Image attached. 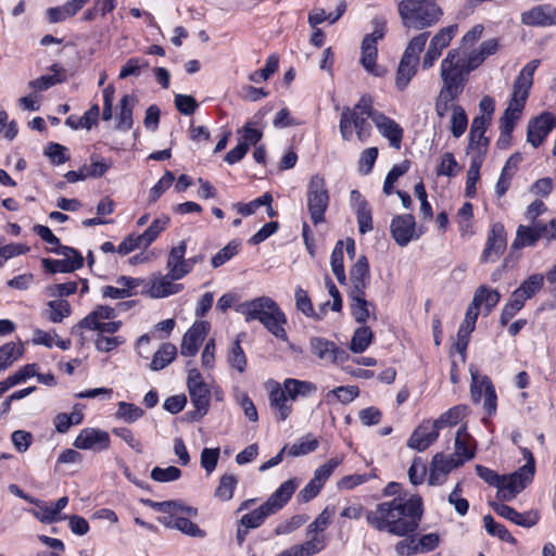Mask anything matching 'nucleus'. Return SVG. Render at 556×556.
I'll return each instance as SVG.
<instances>
[{"instance_id": "nucleus-1", "label": "nucleus", "mask_w": 556, "mask_h": 556, "mask_svg": "<svg viewBox=\"0 0 556 556\" xmlns=\"http://www.w3.org/2000/svg\"><path fill=\"white\" fill-rule=\"evenodd\" d=\"M421 497L414 495L407 500L394 497L382 502L366 514L367 522L378 531H387L396 536L414 533L422 518Z\"/></svg>"}, {"instance_id": "nucleus-2", "label": "nucleus", "mask_w": 556, "mask_h": 556, "mask_svg": "<svg viewBox=\"0 0 556 556\" xmlns=\"http://www.w3.org/2000/svg\"><path fill=\"white\" fill-rule=\"evenodd\" d=\"M468 68L464 63V55L458 49H452L441 62V78L443 86L435 101V113L444 117L450 111V103L463 92L468 80Z\"/></svg>"}, {"instance_id": "nucleus-3", "label": "nucleus", "mask_w": 556, "mask_h": 556, "mask_svg": "<svg viewBox=\"0 0 556 556\" xmlns=\"http://www.w3.org/2000/svg\"><path fill=\"white\" fill-rule=\"evenodd\" d=\"M540 65V60H532L527 63L517 76L514 87L511 99L500 118L501 137L497 144H502L503 140H508L516 126V123L521 116L526 101L529 96L530 88L533 84V75Z\"/></svg>"}, {"instance_id": "nucleus-4", "label": "nucleus", "mask_w": 556, "mask_h": 556, "mask_svg": "<svg viewBox=\"0 0 556 556\" xmlns=\"http://www.w3.org/2000/svg\"><path fill=\"white\" fill-rule=\"evenodd\" d=\"M237 312L245 321L258 320L277 339L287 340V318L278 304L269 296H260L240 304Z\"/></svg>"}, {"instance_id": "nucleus-5", "label": "nucleus", "mask_w": 556, "mask_h": 556, "mask_svg": "<svg viewBox=\"0 0 556 556\" xmlns=\"http://www.w3.org/2000/svg\"><path fill=\"white\" fill-rule=\"evenodd\" d=\"M376 114L379 112L374 110L372 100L367 94L362 96L353 109L343 108L339 124L342 138L350 140L354 128L359 141H366L370 135V124L367 119L374 121Z\"/></svg>"}, {"instance_id": "nucleus-6", "label": "nucleus", "mask_w": 556, "mask_h": 556, "mask_svg": "<svg viewBox=\"0 0 556 556\" xmlns=\"http://www.w3.org/2000/svg\"><path fill=\"white\" fill-rule=\"evenodd\" d=\"M397 10L403 26L416 30L435 25L443 15L437 0H402Z\"/></svg>"}, {"instance_id": "nucleus-7", "label": "nucleus", "mask_w": 556, "mask_h": 556, "mask_svg": "<svg viewBox=\"0 0 556 556\" xmlns=\"http://www.w3.org/2000/svg\"><path fill=\"white\" fill-rule=\"evenodd\" d=\"M306 205L312 223L316 226L325 222V213L329 206L330 195L326 180L319 174L309 178L306 188Z\"/></svg>"}, {"instance_id": "nucleus-8", "label": "nucleus", "mask_w": 556, "mask_h": 556, "mask_svg": "<svg viewBox=\"0 0 556 556\" xmlns=\"http://www.w3.org/2000/svg\"><path fill=\"white\" fill-rule=\"evenodd\" d=\"M386 35V24L378 20L375 21V29L372 33L367 34L362 41V56L361 64L371 75L380 77L386 74L382 66L377 65L378 58V41Z\"/></svg>"}, {"instance_id": "nucleus-9", "label": "nucleus", "mask_w": 556, "mask_h": 556, "mask_svg": "<svg viewBox=\"0 0 556 556\" xmlns=\"http://www.w3.org/2000/svg\"><path fill=\"white\" fill-rule=\"evenodd\" d=\"M343 462L342 456H334L327 463L317 468L313 479L300 491L299 497L302 502L307 503L318 495L328 478L333 470Z\"/></svg>"}, {"instance_id": "nucleus-10", "label": "nucleus", "mask_w": 556, "mask_h": 556, "mask_svg": "<svg viewBox=\"0 0 556 556\" xmlns=\"http://www.w3.org/2000/svg\"><path fill=\"white\" fill-rule=\"evenodd\" d=\"M187 387L197 413L200 417L204 416L208 410L211 392L198 369L189 371Z\"/></svg>"}, {"instance_id": "nucleus-11", "label": "nucleus", "mask_w": 556, "mask_h": 556, "mask_svg": "<svg viewBox=\"0 0 556 556\" xmlns=\"http://www.w3.org/2000/svg\"><path fill=\"white\" fill-rule=\"evenodd\" d=\"M507 244L504 225L495 223L491 226L485 248L481 254V262H495L505 251Z\"/></svg>"}, {"instance_id": "nucleus-12", "label": "nucleus", "mask_w": 556, "mask_h": 556, "mask_svg": "<svg viewBox=\"0 0 556 556\" xmlns=\"http://www.w3.org/2000/svg\"><path fill=\"white\" fill-rule=\"evenodd\" d=\"M556 124L555 116L549 112H544L538 117L531 119L527 129V141L533 148L540 147Z\"/></svg>"}, {"instance_id": "nucleus-13", "label": "nucleus", "mask_w": 556, "mask_h": 556, "mask_svg": "<svg viewBox=\"0 0 556 556\" xmlns=\"http://www.w3.org/2000/svg\"><path fill=\"white\" fill-rule=\"evenodd\" d=\"M391 235L400 247H406L413 239H418L415 217L410 214L393 217L390 226Z\"/></svg>"}, {"instance_id": "nucleus-14", "label": "nucleus", "mask_w": 556, "mask_h": 556, "mask_svg": "<svg viewBox=\"0 0 556 556\" xmlns=\"http://www.w3.org/2000/svg\"><path fill=\"white\" fill-rule=\"evenodd\" d=\"M309 346L315 356L327 363H343L349 357L344 350L324 338H312Z\"/></svg>"}, {"instance_id": "nucleus-15", "label": "nucleus", "mask_w": 556, "mask_h": 556, "mask_svg": "<svg viewBox=\"0 0 556 556\" xmlns=\"http://www.w3.org/2000/svg\"><path fill=\"white\" fill-rule=\"evenodd\" d=\"M110 442L108 432L96 428H85L76 437L74 446L79 450L104 451L110 447Z\"/></svg>"}, {"instance_id": "nucleus-16", "label": "nucleus", "mask_w": 556, "mask_h": 556, "mask_svg": "<svg viewBox=\"0 0 556 556\" xmlns=\"http://www.w3.org/2000/svg\"><path fill=\"white\" fill-rule=\"evenodd\" d=\"M439 430L440 428L434 421L421 422L409 437L407 446L419 452L425 451L438 439Z\"/></svg>"}, {"instance_id": "nucleus-17", "label": "nucleus", "mask_w": 556, "mask_h": 556, "mask_svg": "<svg viewBox=\"0 0 556 556\" xmlns=\"http://www.w3.org/2000/svg\"><path fill=\"white\" fill-rule=\"evenodd\" d=\"M533 472H526L523 468H519L514 473L506 476V481L497 491L496 496L503 501H511L516 494L521 492L526 485L532 481Z\"/></svg>"}, {"instance_id": "nucleus-18", "label": "nucleus", "mask_w": 556, "mask_h": 556, "mask_svg": "<svg viewBox=\"0 0 556 556\" xmlns=\"http://www.w3.org/2000/svg\"><path fill=\"white\" fill-rule=\"evenodd\" d=\"M520 20L523 25L533 27L556 25V9L551 4L535 5L521 13Z\"/></svg>"}, {"instance_id": "nucleus-19", "label": "nucleus", "mask_w": 556, "mask_h": 556, "mask_svg": "<svg viewBox=\"0 0 556 556\" xmlns=\"http://www.w3.org/2000/svg\"><path fill=\"white\" fill-rule=\"evenodd\" d=\"M210 325L207 321H197L193 326L184 334L180 353L182 356H194L202 342L204 341Z\"/></svg>"}, {"instance_id": "nucleus-20", "label": "nucleus", "mask_w": 556, "mask_h": 556, "mask_svg": "<svg viewBox=\"0 0 556 556\" xmlns=\"http://www.w3.org/2000/svg\"><path fill=\"white\" fill-rule=\"evenodd\" d=\"M350 289L348 294H363L370 282L368 260L365 255L358 257L350 270Z\"/></svg>"}, {"instance_id": "nucleus-21", "label": "nucleus", "mask_w": 556, "mask_h": 556, "mask_svg": "<svg viewBox=\"0 0 556 556\" xmlns=\"http://www.w3.org/2000/svg\"><path fill=\"white\" fill-rule=\"evenodd\" d=\"M459 465L454 456L437 453L430 465V475L428 482L431 485H441L445 482L447 475Z\"/></svg>"}, {"instance_id": "nucleus-22", "label": "nucleus", "mask_w": 556, "mask_h": 556, "mask_svg": "<svg viewBox=\"0 0 556 556\" xmlns=\"http://www.w3.org/2000/svg\"><path fill=\"white\" fill-rule=\"evenodd\" d=\"M186 251L187 242L182 240L177 245L173 247L168 253L166 269L174 279H182L188 275V264L185 257Z\"/></svg>"}, {"instance_id": "nucleus-23", "label": "nucleus", "mask_w": 556, "mask_h": 556, "mask_svg": "<svg viewBox=\"0 0 556 556\" xmlns=\"http://www.w3.org/2000/svg\"><path fill=\"white\" fill-rule=\"evenodd\" d=\"M290 399L281 384L274 382L269 391V406L275 412L277 421H285L292 413Z\"/></svg>"}, {"instance_id": "nucleus-24", "label": "nucleus", "mask_w": 556, "mask_h": 556, "mask_svg": "<svg viewBox=\"0 0 556 556\" xmlns=\"http://www.w3.org/2000/svg\"><path fill=\"white\" fill-rule=\"evenodd\" d=\"M299 480L296 478L285 481L264 503L269 508V511L274 515L279 511L292 497L293 493L299 486Z\"/></svg>"}, {"instance_id": "nucleus-25", "label": "nucleus", "mask_w": 556, "mask_h": 556, "mask_svg": "<svg viewBox=\"0 0 556 556\" xmlns=\"http://www.w3.org/2000/svg\"><path fill=\"white\" fill-rule=\"evenodd\" d=\"M374 123L380 134L389 140L392 148H401L403 129L396 122L379 112L375 115Z\"/></svg>"}, {"instance_id": "nucleus-26", "label": "nucleus", "mask_w": 556, "mask_h": 556, "mask_svg": "<svg viewBox=\"0 0 556 556\" xmlns=\"http://www.w3.org/2000/svg\"><path fill=\"white\" fill-rule=\"evenodd\" d=\"M491 506L493 510L501 517L525 528H531L539 521V516L536 513L527 511L521 514L515 510L513 507L500 503H492Z\"/></svg>"}, {"instance_id": "nucleus-27", "label": "nucleus", "mask_w": 556, "mask_h": 556, "mask_svg": "<svg viewBox=\"0 0 556 556\" xmlns=\"http://www.w3.org/2000/svg\"><path fill=\"white\" fill-rule=\"evenodd\" d=\"M475 440L467 432L466 427H460L457 430L456 438H455V462L462 466L465 462L473 458L475 456Z\"/></svg>"}, {"instance_id": "nucleus-28", "label": "nucleus", "mask_w": 556, "mask_h": 556, "mask_svg": "<svg viewBox=\"0 0 556 556\" xmlns=\"http://www.w3.org/2000/svg\"><path fill=\"white\" fill-rule=\"evenodd\" d=\"M177 279H174L170 274L161 275L154 277L148 290V293L151 298H166L173 294H176L182 290V285L175 283Z\"/></svg>"}, {"instance_id": "nucleus-29", "label": "nucleus", "mask_w": 556, "mask_h": 556, "mask_svg": "<svg viewBox=\"0 0 556 556\" xmlns=\"http://www.w3.org/2000/svg\"><path fill=\"white\" fill-rule=\"evenodd\" d=\"M162 523L169 529H176L186 535L192 538H204L205 531L200 529L199 526L186 517L176 516L170 514L168 517L163 518Z\"/></svg>"}, {"instance_id": "nucleus-30", "label": "nucleus", "mask_w": 556, "mask_h": 556, "mask_svg": "<svg viewBox=\"0 0 556 556\" xmlns=\"http://www.w3.org/2000/svg\"><path fill=\"white\" fill-rule=\"evenodd\" d=\"M68 504V497L62 496L55 503H51L50 505H38V510L34 511V516L43 523H52L58 520H62L65 517L61 516L60 513L64 509Z\"/></svg>"}, {"instance_id": "nucleus-31", "label": "nucleus", "mask_w": 556, "mask_h": 556, "mask_svg": "<svg viewBox=\"0 0 556 556\" xmlns=\"http://www.w3.org/2000/svg\"><path fill=\"white\" fill-rule=\"evenodd\" d=\"M290 401H296L298 397H305L316 392L317 387L311 381L287 378L281 384Z\"/></svg>"}, {"instance_id": "nucleus-32", "label": "nucleus", "mask_w": 556, "mask_h": 556, "mask_svg": "<svg viewBox=\"0 0 556 556\" xmlns=\"http://www.w3.org/2000/svg\"><path fill=\"white\" fill-rule=\"evenodd\" d=\"M417 64L418 60L404 54L402 55L395 79L396 87L400 90H404L408 86L409 81L417 72Z\"/></svg>"}, {"instance_id": "nucleus-33", "label": "nucleus", "mask_w": 556, "mask_h": 556, "mask_svg": "<svg viewBox=\"0 0 556 556\" xmlns=\"http://www.w3.org/2000/svg\"><path fill=\"white\" fill-rule=\"evenodd\" d=\"M501 294L497 290H493L486 286H480L472 298L471 305L476 306L479 311V307L484 304L486 313H490L492 308H494L500 302Z\"/></svg>"}, {"instance_id": "nucleus-34", "label": "nucleus", "mask_w": 556, "mask_h": 556, "mask_svg": "<svg viewBox=\"0 0 556 556\" xmlns=\"http://www.w3.org/2000/svg\"><path fill=\"white\" fill-rule=\"evenodd\" d=\"M72 313L70 303L66 300L59 299L49 301L42 312V316L52 323H61Z\"/></svg>"}, {"instance_id": "nucleus-35", "label": "nucleus", "mask_w": 556, "mask_h": 556, "mask_svg": "<svg viewBox=\"0 0 556 556\" xmlns=\"http://www.w3.org/2000/svg\"><path fill=\"white\" fill-rule=\"evenodd\" d=\"M177 355V349L172 343H164L154 353L152 362L150 364L151 370L157 371L169 365Z\"/></svg>"}, {"instance_id": "nucleus-36", "label": "nucleus", "mask_w": 556, "mask_h": 556, "mask_svg": "<svg viewBox=\"0 0 556 556\" xmlns=\"http://www.w3.org/2000/svg\"><path fill=\"white\" fill-rule=\"evenodd\" d=\"M100 109L98 104H93L85 114L80 117L71 115L66 118L65 124L72 129L86 128L90 129L97 124Z\"/></svg>"}, {"instance_id": "nucleus-37", "label": "nucleus", "mask_w": 556, "mask_h": 556, "mask_svg": "<svg viewBox=\"0 0 556 556\" xmlns=\"http://www.w3.org/2000/svg\"><path fill=\"white\" fill-rule=\"evenodd\" d=\"M142 502L146 505L153 508L154 510L162 511V513L181 511L189 517H195L198 515L197 508L186 507L177 501L154 502L152 500H144Z\"/></svg>"}, {"instance_id": "nucleus-38", "label": "nucleus", "mask_w": 556, "mask_h": 556, "mask_svg": "<svg viewBox=\"0 0 556 556\" xmlns=\"http://www.w3.org/2000/svg\"><path fill=\"white\" fill-rule=\"evenodd\" d=\"M539 232L531 226L519 225L516 237L511 243V249L520 250L526 247H533L539 241Z\"/></svg>"}, {"instance_id": "nucleus-39", "label": "nucleus", "mask_w": 556, "mask_h": 556, "mask_svg": "<svg viewBox=\"0 0 556 556\" xmlns=\"http://www.w3.org/2000/svg\"><path fill=\"white\" fill-rule=\"evenodd\" d=\"M365 295L366 293L348 294L349 299L351 300V314L359 324L366 323L370 316L369 306L371 304L365 299Z\"/></svg>"}, {"instance_id": "nucleus-40", "label": "nucleus", "mask_w": 556, "mask_h": 556, "mask_svg": "<svg viewBox=\"0 0 556 556\" xmlns=\"http://www.w3.org/2000/svg\"><path fill=\"white\" fill-rule=\"evenodd\" d=\"M135 98L131 96H124L121 101V111L117 116L116 128L119 130H129L132 127V108Z\"/></svg>"}, {"instance_id": "nucleus-41", "label": "nucleus", "mask_w": 556, "mask_h": 556, "mask_svg": "<svg viewBox=\"0 0 556 556\" xmlns=\"http://www.w3.org/2000/svg\"><path fill=\"white\" fill-rule=\"evenodd\" d=\"M51 70L54 72L53 75L40 76L39 78L29 81L28 87L36 91H43L62 83L64 79L62 75L63 70L58 64H53Z\"/></svg>"}, {"instance_id": "nucleus-42", "label": "nucleus", "mask_w": 556, "mask_h": 556, "mask_svg": "<svg viewBox=\"0 0 556 556\" xmlns=\"http://www.w3.org/2000/svg\"><path fill=\"white\" fill-rule=\"evenodd\" d=\"M467 413L468 407L466 405H457L443 413L434 422L440 429L453 427L460 422Z\"/></svg>"}, {"instance_id": "nucleus-43", "label": "nucleus", "mask_w": 556, "mask_h": 556, "mask_svg": "<svg viewBox=\"0 0 556 556\" xmlns=\"http://www.w3.org/2000/svg\"><path fill=\"white\" fill-rule=\"evenodd\" d=\"M488 387H493L490 378L471 370L470 395L475 403L481 401L482 395L488 392Z\"/></svg>"}, {"instance_id": "nucleus-44", "label": "nucleus", "mask_w": 556, "mask_h": 556, "mask_svg": "<svg viewBox=\"0 0 556 556\" xmlns=\"http://www.w3.org/2000/svg\"><path fill=\"white\" fill-rule=\"evenodd\" d=\"M374 333L369 327H359L355 330L350 342V350L354 353L364 352L371 343Z\"/></svg>"}, {"instance_id": "nucleus-45", "label": "nucleus", "mask_w": 556, "mask_h": 556, "mask_svg": "<svg viewBox=\"0 0 556 556\" xmlns=\"http://www.w3.org/2000/svg\"><path fill=\"white\" fill-rule=\"evenodd\" d=\"M450 110H452L451 131L454 137L459 138L467 129L468 118L466 112L460 105H452L451 103Z\"/></svg>"}, {"instance_id": "nucleus-46", "label": "nucleus", "mask_w": 556, "mask_h": 556, "mask_svg": "<svg viewBox=\"0 0 556 556\" xmlns=\"http://www.w3.org/2000/svg\"><path fill=\"white\" fill-rule=\"evenodd\" d=\"M114 317V309L110 306H98L94 311L83 318L77 327H98V323Z\"/></svg>"}, {"instance_id": "nucleus-47", "label": "nucleus", "mask_w": 556, "mask_h": 556, "mask_svg": "<svg viewBox=\"0 0 556 556\" xmlns=\"http://www.w3.org/2000/svg\"><path fill=\"white\" fill-rule=\"evenodd\" d=\"M169 224L168 216L155 218L151 225L140 235L141 241L147 248L156 240L162 231H164Z\"/></svg>"}, {"instance_id": "nucleus-48", "label": "nucleus", "mask_w": 556, "mask_h": 556, "mask_svg": "<svg viewBox=\"0 0 556 556\" xmlns=\"http://www.w3.org/2000/svg\"><path fill=\"white\" fill-rule=\"evenodd\" d=\"M343 248L344 242L338 241L330 257L331 269L340 283H344L346 280L343 265Z\"/></svg>"}, {"instance_id": "nucleus-49", "label": "nucleus", "mask_w": 556, "mask_h": 556, "mask_svg": "<svg viewBox=\"0 0 556 556\" xmlns=\"http://www.w3.org/2000/svg\"><path fill=\"white\" fill-rule=\"evenodd\" d=\"M273 514L269 511V508L262 504L258 508L253 511L245 514L241 517L240 523L247 529H255L258 528L268 516Z\"/></svg>"}, {"instance_id": "nucleus-50", "label": "nucleus", "mask_w": 556, "mask_h": 556, "mask_svg": "<svg viewBox=\"0 0 556 556\" xmlns=\"http://www.w3.org/2000/svg\"><path fill=\"white\" fill-rule=\"evenodd\" d=\"M483 523L486 532L490 535L497 536L500 540L508 542L510 544H516V539L510 534V532L505 528V526L501 523H496L491 515H485L483 517Z\"/></svg>"}, {"instance_id": "nucleus-51", "label": "nucleus", "mask_w": 556, "mask_h": 556, "mask_svg": "<svg viewBox=\"0 0 556 556\" xmlns=\"http://www.w3.org/2000/svg\"><path fill=\"white\" fill-rule=\"evenodd\" d=\"M334 515V508L326 507L317 518L307 527L306 534L308 536H318V533L324 532L331 523V519Z\"/></svg>"}, {"instance_id": "nucleus-52", "label": "nucleus", "mask_w": 556, "mask_h": 556, "mask_svg": "<svg viewBox=\"0 0 556 556\" xmlns=\"http://www.w3.org/2000/svg\"><path fill=\"white\" fill-rule=\"evenodd\" d=\"M237 132L240 135L239 142L244 144L247 148L255 146L263 137V131L255 127L254 122H247L242 128L238 129Z\"/></svg>"}, {"instance_id": "nucleus-53", "label": "nucleus", "mask_w": 556, "mask_h": 556, "mask_svg": "<svg viewBox=\"0 0 556 556\" xmlns=\"http://www.w3.org/2000/svg\"><path fill=\"white\" fill-rule=\"evenodd\" d=\"M23 353V348L13 342L3 344L0 348V371L7 369Z\"/></svg>"}, {"instance_id": "nucleus-54", "label": "nucleus", "mask_w": 556, "mask_h": 556, "mask_svg": "<svg viewBox=\"0 0 556 556\" xmlns=\"http://www.w3.org/2000/svg\"><path fill=\"white\" fill-rule=\"evenodd\" d=\"M241 243L238 240H231L226 247L220 249L211 260L212 266L217 268L224 265L239 253Z\"/></svg>"}, {"instance_id": "nucleus-55", "label": "nucleus", "mask_w": 556, "mask_h": 556, "mask_svg": "<svg viewBox=\"0 0 556 556\" xmlns=\"http://www.w3.org/2000/svg\"><path fill=\"white\" fill-rule=\"evenodd\" d=\"M278 66H279L278 56L275 54H271L266 60V64H265L264 68L255 71L250 75V80L255 84L265 81L270 77V75H273L278 70Z\"/></svg>"}, {"instance_id": "nucleus-56", "label": "nucleus", "mask_w": 556, "mask_h": 556, "mask_svg": "<svg viewBox=\"0 0 556 556\" xmlns=\"http://www.w3.org/2000/svg\"><path fill=\"white\" fill-rule=\"evenodd\" d=\"M238 480L233 475H223L215 490V496L222 501H229L233 495Z\"/></svg>"}, {"instance_id": "nucleus-57", "label": "nucleus", "mask_w": 556, "mask_h": 556, "mask_svg": "<svg viewBox=\"0 0 556 556\" xmlns=\"http://www.w3.org/2000/svg\"><path fill=\"white\" fill-rule=\"evenodd\" d=\"M317 447L318 440L312 435H306L305 438H302L298 442L293 443L290 446L288 453L289 455L296 457L314 452Z\"/></svg>"}, {"instance_id": "nucleus-58", "label": "nucleus", "mask_w": 556, "mask_h": 556, "mask_svg": "<svg viewBox=\"0 0 556 556\" xmlns=\"http://www.w3.org/2000/svg\"><path fill=\"white\" fill-rule=\"evenodd\" d=\"M295 306L296 309L302 312L305 316L319 319L320 316H318L313 307L311 298L308 296L307 292L303 290L301 287H298L295 289Z\"/></svg>"}, {"instance_id": "nucleus-59", "label": "nucleus", "mask_w": 556, "mask_h": 556, "mask_svg": "<svg viewBox=\"0 0 556 556\" xmlns=\"http://www.w3.org/2000/svg\"><path fill=\"white\" fill-rule=\"evenodd\" d=\"M294 546L298 556H313L325 548V541L324 538L313 535L306 542Z\"/></svg>"}, {"instance_id": "nucleus-60", "label": "nucleus", "mask_w": 556, "mask_h": 556, "mask_svg": "<svg viewBox=\"0 0 556 556\" xmlns=\"http://www.w3.org/2000/svg\"><path fill=\"white\" fill-rule=\"evenodd\" d=\"M544 276L541 274H533L526 279L517 289L527 299H531L543 287Z\"/></svg>"}, {"instance_id": "nucleus-61", "label": "nucleus", "mask_w": 556, "mask_h": 556, "mask_svg": "<svg viewBox=\"0 0 556 556\" xmlns=\"http://www.w3.org/2000/svg\"><path fill=\"white\" fill-rule=\"evenodd\" d=\"M143 415V410L131 403L119 402L118 409L115 414L116 418L126 422H135Z\"/></svg>"}, {"instance_id": "nucleus-62", "label": "nucleus", "mask_w": 556, "mask_h": 556, "mask_svg": "<svg viewBox=\"0 0 556 556\" xmlns=\"http://www.w3.org/2000/svg\"><path fill=\"white\" fill-rule=\"evenodd\" d=\"M175 176L167 170L149 192V203H155L160 197L173 185Z\"/></svg>"}, {"instance_id": "nucleus-63", "label": "nucleus", "mask_w": 556, "mask_h": 556, "mask_svg": "<svg viewBox=\"0 0 556 556\" xmlns=\"http://www.w3.org/2000/svg\"><path fill=\"white\" fill-rule=\"evenodd\" d=\"M149 63L144 59L130 58L125 65L121 68L118 78L124 79L129 76L138 77L141 74V70L147 68Z\"/></svg>"}, {"instance_id": "nucleus-64", "label": "nucleus", "mask_w": 556, "mask_h": 556, "mask_svg": "<svg viewBox=\"0 0 556 556\" xmlns=\"http://www.w3.org/2000/svg\"><path fill=\"white\" fill-rule=\"evenodd\" d=\"M181 477V470L175 466H168L166 468L154 467L151 470V478L156 482H172L176 481Z\"/></svg>"}]
</instances>
